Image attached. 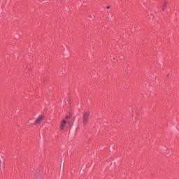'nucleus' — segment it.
<instances>
[{"instance_id": "4", "label": "nucleus", "mask_w": 179, "mask_h": 179, "mask_svg": "<svg viewBox=\"0 0 179 179\" xmlns=\"http://www.w3.org/2000/svg\"><path fill=\"white\" fill-rule=\"evenodd\" d=\"M166 8H167V2L164 1L162 3V10H166Z\"/></svg>"}, {"instance_id": "1", "label": "nucleus", "mask_w": 179, "mask_h": 179, "mask_svg": "<svg viewBox=\"0 0 179 179\" xmlns=\"http://www.w3.org/2000/svg\"><path fill=\"white\" fill-rule=\"evenodd\" d=\"M90 114L89 113H85L83 115V124L84 125H87V122H89V117Z\"/></svg>"}, {"instance_id": "5", "label": "nucleus", "mask_w": 179, "mask_h": 179, "mask_svg": "<svg viewBox=\"0 0 179 179\" xmlns=\"http://www.w3.org/2000/svg\"><path fill=\"white\" fill-rule=\"evenodd\" d=\"M106 9H110V6H108L106 7Z\"/></svg>"}, {"instance_id": "3", "label": "nucleus", "mask_w": 179, "mask_h": 179, "mask_svg": "<svg viewBox=\"0 0 179 179\" xmlns=\"http://www.w3.org/2000/svg\"><path fill=\"white\" fill-rule=\"evenodd\" d=\"M66 124V122L65 120L61 122L60 123V129L62 131L65 128V124Z\"/></svg>"}, {"instance_id": "6", "label": "nucleus", "mask_w": 179, "mask_h": 179, "mask_svg": "<svg viewBox=\"0 0 179 179\" xmlns=\"http://www.w3.org/2000/svg\"><path fill=\"white\" fill-rule=\"evenodd\" d=\"M169 76H170V74H168V75H167V77H168V78H169Z\"/></svg>"}, {"instance_id": "2", "label": "nucleus", "mask_w": 179, "mask_h": 179, "mask_svg": "<svg viewBox=\"0 0 179 179\" xmlns=\"http://www.w3.org/2000/svg\"><path fill=\"white\" fill-rule=\"evenodd\" d=\"M43 120H44V116H38V118L36 120L35 124H40V122H41Z\"/></svg>"}, {"instance_id": "7", "label": "nucleus", "mask_w": 179, "mask_h": 179, "mask_svg": "<svg viewBox=\"0 0 179 179\" xmlns=\"http://www.w3.org/2000/svg\"><path fill=\"white\" fill-rule=\"evenodd\" d=\"M66 118H69V116H66Z\"/></svg>"}]
</instances>
